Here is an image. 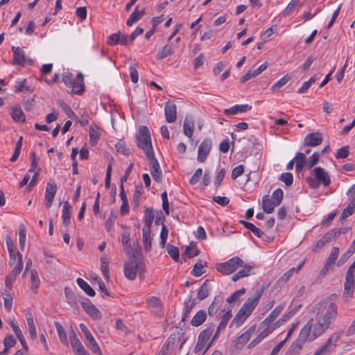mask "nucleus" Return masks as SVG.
<instances>
[{
	"instance_id": "obj_1",
	"label": "nucleus",
	"mask_w": 355,
	"mask_h": 355,
	"mask_svg": "<svg viewBox=\"0 0 355 355\" xmlns=\"http://www.w3.org/2000/svg\"><path fill=\"white\" fill-rule=\"evenodd\" d=\"M337 297L336 294H331L318 304V311H325V313L317 321L311 318L301 329L297 340L293 342L288 348V352L290 354H299L306 342L313 341L329 329L338 315L337 306L334 303Z\"/></svg>"
},
{
	"instance_id": "obj_2",
	"label": "nucleus",
	"mask_w": 355,
	"mask_h": 355,
	"mask_svg": "<svg viewBox=\"0 0 355 355\" xmlns=\"http://www.w3.org/2000/svg\"><path fill=\"white\" fill-rule=\"evenodd\" d=\"M137 145L138 148L144 151L146 155L150 152H154L152 146L151 137L147 126L141 125L139 128L137 135Z\"/></svg>"
},
{
	"instance_id": "obj_3",
	"label": "nucleus",
	"mask_w": 355,
	"mask_h": 355,
	"mask_svg": "<svg viewBox=\"0 0 355 355\" xmlns=\"http://www.w3.org/2000/svg\"><path fill=\"white\" fill-rule=\"evenodd\" d=\"M243 261L238 257H234L226 262L217 263L216 270L223 275H230L236 270V269L243 266Z\"/></svg>"
},
{
	"instance_id": "obj_4",
	"label": "nucleus",
	"mask_w": 355,
	"mask_h": 355,
	"mask_svg": "<svg viewBox=\"0 0 355 355\" xmlns=\"http://www.w3.org/2000/svg\"><path fill=\"white\" fill-rule=\"evenodd\" d=\"M147 158L149 161L150 173L153 180L157 182H160L162 180V173L160 170L159 164L155 157L154 152H151L150 150V152L147 153Z\"/></svg>"
},
{
	"instance_id": "obj_5",
	"label": "nucleus",
	"mask_w": 355,
	"mask_h": 355,
	"mask_svg": "<svg viewBox=\"0 0 355 355\" xmlns=\"http://www.w3.org/2000/svg\"><path fill=\"white\" fill-rule=\"evenodd\" d=\"M343 334V330L332 334L325 343L320 347L326 354H330L334 351L337 346V342L340 340Z\"/></svg>"
},
{
	"instance_id": "obj_6",
	"label": "nucleus",
	"mask_w": 355,
	"mask_h": 355,
	"mask_svg": "<svg viewBox=\"0 0 355 355\" xmlns=\"http://www.w3.org/2000/svg\"><path fill=\"white\" fill-rule=\"evenodd\" d=\"M23 265L22 255L21 253H17V263L12 272L6 277V286L9 290L12 289V284L15 282L17 276L21 272Z\"/></svg>"
},
{
	"instance_id": "obj_7",
	"label": "nucleus",
	"mask_w": 355,
	"mask_h": 355,
	"mask_svg": "<svg viewBox=\"0 0 355 355\" xmlns=\"http://www.w3.org/2000/svg\"><path fill=\"white\" fill-rule=\"evenodd\" d=\"M339 248L338 247H334L327 258L323 268L320 272V276L324 277L329 271L333 270L334 266L338 257Z\"/></svg>"
},
{
	"instance_id": "obj_8",
	"label": "nucleus",
	"mask_w": 355,
	"mask_h": 355,
	"mask_svg": "<svg viewBox=\"0 0 355 355\" xmlns=\"http://www.w3.org/2000/svg\"><path fill=\"white\" fill-rule=\"evenodd\" d=\"M80 328L82 332L83 333L86 340L88 342L89 347L90 349L95 354L97 353L99 355H102L101 349H100L96 341L95 340L94 336L92 335V334L90 333V331L86 327V325L81 323L80 324Z\"/></svg>"
},
{
	"instance_id": "obj_9",
	"label": "nucleus",
	"mask_w": 355,
	"mask_h": 355,
	"mask_svg": "<svg viewBox=\"0 0 355 355\" xmlns=\"http://www.w3.org/2000/svg\"><path fill=\"white\" fill-rule=\"evenodd\" d=\"M69 338L72 349L76 355H89L88 352L85 349L73 331L69 334Z\"/></svg>"
},
{
	"instance_id": "obj_10",
	"label": "nucleus",
	"mask_w": 355,
	"mask_h": 355,
	"mask_svg": "<svg viewBox=\"0 0 355 355\" xmlns=\"http://www.w3.org/2000/svg\"><path fill=\"white\" fill-rule=\"evenodd\" d=\"M211 141L209 139H204L198 147V161L199 162H204L209 155L211 148Z\"/></svg>"
},
{
	"instance_id": "obj_11",
	"label": "nucleus",
	"mask_w": 355,
	"mask_h": 355,
	"mask_svg": "<svg viewBox=\"0 0 355 355\" xmlns=\"http://www.w3.org/2000/svg\"><path fill=\"white\" fill-rule=\"evenodd\" d=\"M81 306L85 312L93 319L99 320L101 318L100 311L91 302L89 299H85L81 302Z\"/></svg>"
},
{
	"instance_id": "obj_12",
	"label": "nucleus",
	"mask_w": 355,
	"mask_h": 355,
	"mask_svg": "<svg viewBox=\"0 0 355 355\" xmlns=\"http://www.w3.org/2000/svg\"><path fill=\"white\" fill-rule=\"evenodd\" d=\"M139 263L136 260H131L124 264V275L129 280H134L137 277Z\"/></svg>"
},
{
	"instance_id": "obj_13",
	"label": "nucleus",
	"mask_w": 355,
	"mask_h": 355,
	"mask_svg": "<svg viewBox=\"0 0 355 355\" xmlns=\"http://www.w3.org/2000/svg\"><path fill=\"white\" fill-rule=\"evenodd\" d=\"M56 191L57 185L54 182H49L46 184L44 196L45 205L47 208L51 207Z\"/></svg>"
},
{
	"instance_id": "obj_14",
	"label": "nucleus",
	"mask_w": 355,
	"mask_h": 355,
	"mask_svg": "<svg viewBox=\"0 0 355 355\" xmlns=\"http://www.w3.org/2000/svg\"><path fill=\"white\" fill-rule=\"evenodd\" d=\"M315 178L320 184L324 187H328L331 183L330 176L329 173L322 167H315L313 170Z\"/></svg>"
},
{
	"instance_id": "obj_15",
	"label": "nucleus",
	"mask_w": 355,
	"mask_h": 355,
	"mask_svg": "<svg viewBox=\"0 0 355 355\" xmlns=\"http://www.w3.org/2000/svg\"><path fill=\"white\" fill-rule=\"evenodd\" d=\"M323 141L322 135L319 132L308 134L304 140V145L306 146H317L322 144Z\"/></svg>"
},
{
	"instance_id": "obj_16",
	"label": "nucleus",
	"mask_w": 355,
	"mask_h": 355,
	"mask_svg": "<svg viewBox=\"0 0 355 355\" xmlns=\"http://www.w3.org/2000/svg\"><path fill=\"white\" fill-rule=\"evenodd\" d=\"M164 115L166 121L168 123H173L177 119V107L176 105L171 102L167 101L164 107Z\"/></svg>"
},
{
	"instance_id": "obj_17",
	"label": "nucleus",
	"mask_w": 355,
	"mask_h": 355,
	"mask_svg": "<svg viewBox=\"0 0 355 355\" xmlns=\"http://www.w3.org/2000/svg\"><path fill=\"white\" fill-rule=\"evenodd\" d=\"M262 292L257 291L256 297L248 298L246 302L243 304L240 309H243L245 313L250 315L255 307L257 306L259 300L261 296Z\"/></svg>"
},
{
	"instance_id": "obj_18",
	"label": "nucleus",
	"mask_w": 355,
	"mask_h": 355,
	"mask_svg": "<svg viewBox=\"0 0 355 355\" xmlns=\"http://www.w3.org/2000/svg\"><path fill=\"white\" fill-rule=\"evenodd\" d=\"M72 93L75 94H82L85 91L84 77L82 73L79 72L76 79L73 80L72 85Z\"/></svg>"
},
{
	"instance_id": "obj_19",
	"label": "nucleus",
	"mask_w": 355,
	"mask_h": 355,
	"mask_svg": "<svg viewBox=\"0 0 355 355\" xmlns=\"http://www.w3.org/2000/svg\"><path fill=\"white\" fill-rule=\"evenodd\" d=\"M354 290V279H345L344 283V291L343 293V298L345 301L349 302L353 297Z\"/></svg>"
},
{
	"instance_id": "obj_20",
	"label": "nucleus",
	"mask_w": 355,
	"mask_h": 355,
	"mask_svg": "<svg viewBox=\"0 0 355 355\" xmlns=\"http://www.w3.org/2000/svg\"><path fill=\"white\" fill-rule=\"evenodd\" d=\"M13 52V64L18 65H24L26 58L24 50L20 47L12 46Z\"/></svg>"
},
{
	"instance_id": "obj_21",
	"label": "nucleus",
	"mask_w": 355,
	"mask_h": 355,
	"mask_svg": "<svg viewBox=\"0 0 355 355\" xmlns=\"http://www.w3.org/2000/svg\"><path fill=\"white\" fill-rule=\"evenodd\" d=\"M224 302V298L222 295H218L216 296L211 304V305L208 308V314L210 316L214 315L218 309L222 306L223 303Z\"/></svg>"
},
{
	"instance_id": "obj_22",
	"label": "nucleus",
	"mask_w": 355,
	"mask_h": 355,
	"mask_svg": "<svg viewBox=\"0 0 355 355\" xmlns=\"http://www.w3.org/2000/svg\"><path fill=\"white\" fill-rule=\"evenodd\" d=\"M155 218L154 212L152 209L145 207L144 215V227L142 230H150Z\"/></svg>"
},
{
	"instance_id": "obj_23",
	"label": "nucleus",
	"mask_w": 355,
	"mask_h": 355,
	"mask_svg": "<svg viewBox=\"0 0 355 355\" xmlns=\"http://www.w3.org/2000/svg\"><path fill=\"white\" fill-rule=\"evenodd\" d=\"M249 315L243 309H239L232 321L230 322V328L234 326L239 327L245 321Z\"/></svg>"
},
{
	"instance_id": "obj_24",
	"label": "nucleus",
	"mask_w": 355,
	"mask_h": 355,
	"mask_svg": "<svg viewBox=\"0 0 355 355\" xmlns=\"http://www.w3.org/2000/svg\"><path fill=\"white\" fill-rule=\"evenodd\" d=\"M211 290L210 281L205 280L201 285L197 293V297L199 300H203L209 295Z\"/></svg>"
},
{
	"instance_id": "obj_25",
	"label": "nucleus",
	"mask_w": 355,
	"mask_h": 355,
	"mask_svg": "<svg viewBox=\"0 0 355 355\" xmlns=\"http://www.w3.org/2000/svg\"><path fill=\"white\" fill-rule=\"evenodd\" d=\"M256 329V325L254 324L248 328L244 333L239 336L236 339L237 345H245L250 338Z\"/></svg>"
},
{
	"instance_id": "obj_26",
	"label": "nucleus",
	"mask_w": 355,
	"mask_h": 355,
	"mask_svg": "<svg viewBox=\"0 0 355 355\" xmlns=\"http://www.w3.org/2000/svg\"><path fill=\"white\" fill-rule=\"evenodd\" d=\"M252 109V106L246 105H236L230 108L225 109L224 114L225 115L236 114L238 112H245Z\"/></svg>"
},
{
	"instance_id": "obj_27",
	"label": "nucleus",
	"mask_w": 355,
	"mask_h": 355,
	"mask_svg": "<svg viewBox=\"0 0 355 355\" xmlns=\"http://www.w3.org/2000/svg\"><path fill=\"white\" fill-rule=\"evenodd\" d=\"M277 205L270 198L268 195H266L262 198V208L266 214H271L274 211V208Z\"/></svg>"
},
{
	"instance_id": "obj_28",
	"label": "nucleus",
	"mask_w": 355,
	"mask_h": 355,
	"mask_svg": "<svg viewBox=\"0 0 355 355\" xmlns=\"http://www.w3.org/2000/svg\"><path fill=\"white\" fill-rule=\"evenodd\" d=\"M207 316V315L205 310L198 311L193 317L191 324L193 327H199L206 320Z\"/></svg>"
},
{
	"instance_id": "obj_29",
	"label": "nucleus",
	"mask_w": 355,
	"mask_h": 355,
	"mask_svg": "<svg viewBox=\"0 0 355 355\" xmlns=\"http://www.w3.org/2000/svg\"><path fill=\"white\" fill-rule=\"evenodd\" d=\"M182 335L183 333L181 331H175L172 333L168 338L165 344L169 347H171V349L173 350L174 347L177 345L178 343L180 341Z\"/></svg>"
},
{
	"instance_id": "obj_30",
	"label": "nucleus",
	"mask_w": 355,
	"mask_h": 355,
	"mask_svg": "<svg viewBox=\"0 0 355 355\" xmlns=\"http://www.w3.org/2000/svg\"><path fill=\"white\" fill-rule=\"evenodd\" d=\"M137 8V6L135 11L131 13L129 18L127 19L126 24L128 26H132L134 23L138 21L145 15L144 8L138 12Z\"/></svg>"
},
{
	"instance_id": "obj_31",
	"label": "nucleus",
	"mask_w": 355,
	"mask_h": 355,
	"mask_svg": "<svg viewBox=\"0 0 355 355\" xmlns=\"http://www.w3.org/2000/svg\"><path fill=\"white\" fill-rule=\"evenodd\" d=\"M151 230H142V241L144 250L149 252L152 249V239L150 236Z\"/></svg>"
},
{
	"instance_id": "obj_32",
	"label": "nucleus",
	"mask_w": 355,
	"mask_h": 355,
	"mask_svg": "<svg viewBox=\"0 0 355 355\" xmlns=\"http://www.w3.org/2000/svg\"><path fill=\"white\" fill-rule=\"evenodd\" d=\"M214 324H209L207 329L200 333L198 340L202 341V343H207L214 331Z\"/></svg>"
},
{
	"instance_id": "obj_33",
	"label": "nucleus",
	"mask_w": 355,
	"mask_h": 355,
	"mask_svg": "<svg viewBox=\"0 0 355 355\" xmlns=\"http://www.w3.org/2000/svg\"><path fill=\"white\" fill-rule=\"evenodd\" d=\"M252 269V267L250 266H248V265L244 266L241 270H240L239 272H237L232 276V279L234 282H236L240 278L249 276L251 273Z\"/></svg>"
},
{
	"instance_id": "obj_34",
	"label": "nucleus",
	"mask_w": 355,
	"mask_h": 355,
	"mask_svg": "<svg viewBox=\"0 0 355 355\" xmlns=\"http://www.w3.org/2000/svg\"><path fill=\"white\" fill-rule=\"evenodd\" d=\"M76 283L89 296L94 297L95 295L94 290L84 279L79 277L76 279Z\"/></svg>"
},
{
	"instance_id": "obj_35",
	"label": "nucleus",
	"mask_w": 355,
	"mask_h": 355,
	"mask_svg": "<svg viewBox=\"0 0 355 355\" xmlns=\"http://www.w3.org/2000/svg\"><path fill=\"white\" fill-rule=\"evenodd\" d=\"M294 162L296 163L295 168L296 171L300 172L304 167L306 163V156L305 154L298 152L296 153L295 158L293 159Z\"/></svg>"
},
{
	"instance_id": "obj_36",
	"label": "nucleus",
	"mask_w": 355,
	"mask_h": 355,
	"mask_svg": "<svg viewBox=\"0 0 355 355\" xmlns=\"http://www.w3.org/2000/svg\"><path fill=\"white\" fill-rule=\"evenodd\" d=\"M173 46L171 45H169V44H166L165 46H164L162 49H160L157 55H156V58L157 60H162V59H164L171 55L173 54Z\"/></svg>"
},
{
	"instance_id": "obj_37",
	"label": "nucleus",
	"mask_w": 355,
	"mask_h": 355,
	"mask_svg": "<svg viewBox=\"0 0 355 355\" xmlns=\"http://www.w3.org/2000/svg\"><path fill=\"white\" fill-rule=\"evenodd\" d=\"M239 223L242 224L245 228L252 231L253 234L259 238H261L263 234V232L260 229L250 222L241 220Z\"/></svg>"
},
{
	"instance_id": "obj_38",
	"label": "nucleus",
	"mask_w": 355,
	"mask_h": 355,
	"mask_svg": "<svg viewBox=\"0 0 355 355\" xmlns=\"http://www.w3.org/2000/svg\"><path fill=\"white\" fill-rule=\"evenodd\" d=\"M146 302L149 308L156 309L157 312H160L162 311V303L158 297L154 296L148 297L146 300Z\"/></svg>"
},
{
	"instance_id": "obj_39",
	"label": "nucleus",
	"mask_w": 355,
	"mask_h": 355,
	"mask_svg": "<svg viewBox=\"0 0 355 355\" xmlns=\"http://www.w3.org/2000/svg\"><path fill=\"white\" fill-rule=\"evenodd\" d=\"M205 264L203 263L202 260L198 261L193 266L191 274L195 277H200L206 272L205 270Z\"/></svg>"
},
{
	"instance_id": "obj_40",
	"label": "nucleus",
	"mask_w": 355,
	"mask_h": 355,
	"mask_svg": "<svg viewBox=\"0 0 355 355\" xmlns=\"http://www.w3.org/2000/svg\"><path fill=\"white\" fill-rule=\"evenodd\" d=\"M11 116L15 122L25 121V114L20 107H13Z\"/></svg>"
},
{
	"instance_id": "obj_41",
	"label": "nucleus",
	"mask_w": 355,
	"mask_h": 355,
	"mask_svg": "<svg viewBox=\"0 0 355 355\" xmlns=\"http://www.w3.org/2000/svg\"><path fill=\"white\" fill-rule=\"evenodd\" d=\"M54 324L56 328L61 343L67 345L68 343L67 336L63 327L58 322H55Z\"/></svg>"
},
{
	"instance_id": "obj_42",
	"label": "nucleus",
	"mask_w": 355,
	"mask_h": 355,
	"mask_svg": "<svg viewBox=\"0 0 355 355\" xmlns=\"http://www.w3.org/2000/svg\"><path fill=\"white\" fill-rule=\"evenodd\" d=\"M193 122L186 118L183 124V131L184 134L189 138L193 136Z\"/></svg>"
},
{
	"instance_id": "obj_43",
	"label": "nucleus",
	"mask_w": 355,
	"mask_h": 355,
	"mask_svg": "<svg viewBox=\"0 0 355 355\" xmlns=\"http://www.w3.org/2000/svg\"><path fill=\"white\" fill-rule=\"evenodd\" d=\"M284 309V306L279 305L277 306L270 314L265 319L263 322L267 323H271L272 322L282 313V311Z\"/></svg>"
},
{
	"instance_id": "obj_44",
	"label": "nucleus",
	"mask_w": 355,
	"mask_h": 355,
	"mask_svg": "<svg viewBox=\"0 0 355 355\" xmlns=\"http://www.w3.org/2000/svg\"><path fill=\"white\" fill-rule=\"evenodd\" d=\"M31 289L33 293H37V289L40 285V279L37 276V272L35 270H32L31 272Z\"/></svg>"
},
{
	"instance_id": "obj_45",
	"label": "nucleus",
	"mask_w": 355,
	"mask_h": 355,
	"mask_svg": "<svg viewBox=\"0 0 355 355\" xmlns=\"http://www.w3.org/2000/svg\"><path fill=\"white\" fill-rule=\"evenodd\" d=\"M200 252L198 249L194 248V243L191 242L190 245L186 248L184 254L187 258L191 259L199 254Z\"/></svg>"
},
{
	"instance_id": "obj_46",
	"label": "nucleus",
	"mask_w": 355,
	"mask_h": 355,
	"mask_svg": "<svg viewBox=\"0 0 355 355\" xmlns=\"http://www.w3.org/2000/svg\"><path fill=\"white\" fill-rule=\"evenodd\" d=\"M26 229L23 225H21L19 228V248L24 250L26 241Z\"/></svg>"
},
{
	"instance_id": "obj_47",
	"label": "nucleus",
	"mask_w": 355,
	"mask_h": 355,
	"mask_svg": "<svg viewBox=\"0 0 355 355\" xmlns=\"http://www.w3.org/2000/svg\"><path fill=\"white\" fill-rule=\"evenodd\" d=\"M290 76L285 75L271 87V91L273 92L277 91L281 87L284 86L290 80Z\"/></svg>"
},
{
	"instance_id": "obj_48",
	"label": "nucleus",
	"mask_w": 355,
	"mask_h": 355,
	"mask_svg": "<svg viewBox=\"0 0 355 355\" xmlns=\"http://www.w3.org/2000/svg\"><path fill=\"white\" fill-rule=\"evenodd\" d=\"M122 245L125 250H129L132 248L130 243V233L124 231L121 235Z\"/></svg>"
},
{
	"instance_id": "obj_49",
	"label": "nucleus",
	"mask_w": 355,
	"mask_h": 355,
	"mask_svg": "<svg viewBox=\"0 0 355 355\" xmlns=\"http://www.w3.org/2000/svg\"><path fill=\"white\" fill-rule=\"evenodd\" d=\"M142 187L136 186L133 194L132 202L137 207L139 205L140 198L142 195Z\"/></svg>"
},
{
	"instance_id": "obj_50",
	"label": "nucleus",
	"mask_w": 355,
	"mask_h": 355,
	"mask_svg": "<svg viewBox=\"0 0 355 355\" xmlns=\"http://www.w3.org/2000/svg\"><path fill=\"white\" fill-rule=\"evenodd\" d=\"M60 107L62 110V111L67 114V116L71 119L76 120L77 119V116L73 112V111L71 110V107L67 105V103L62 102L60 103Z\"/></svg>"
},
{
	"instance_id": "obj_51",
	"label": "nucleus",
	"mask_w": 355,
	"mask_h": 355,
	"mask_svg": "<svg viewBox=\"0 0 355 355\" xmlns=\"http://www.w3.org/2000/svg\"><path fill=\"white\" fill-rule=\"evenodd\" d=\"M245 293V288H241L240 290H238L236 291H235L234 293H233L230 297H229L227 299V302L229 303V304H232V303H234L236 302L237 300H239L240 297L241 295H243L244 293Z\"/></svg>"
},
{
	"instance_id": "obj_52",
	"label": "nucleus",
	"mask_w": 355,
	"mask_h": 355,
	"mask_svg": "<svg viewBox=\"0 0 355 355\" xmlns=\"http://www.w3.org/2000/svg\"><path fill=\"white\" fill-rule=\"evenodd\" d=\"M101 270L106 280L109 279V263L106 261V259L102 257L101 259Z\"/></svg>"
},
{
	"instance_id": "obj_53",
	"label": "nucleus",
	"mask_w": 355,
	"mask_h": 355,
	"mask_svg": "<svg viewBox=\"0 0 355 355\" xmlns=\"http://www.w3.org/2000/svg\"><path fill=\"white\" fill-rule=\"evenodd\" d=\"M284 198V193L281 189H277L274 191L272 195V200L278 206L281 204Z\"/></svg>"
},
{
	"instance_id": "obj_54",
	"label": "nucleus",
	"mask_w": 355,
	"mask_h": 355,
	"mask_svg": "<svg viewBox=\"0 0 355 355\" xmlns=\"http://www.w3.org/2000/svg\"><path fill=\"white\" fill-rule=\"evenodd\" d=\"M167 252L170 257L175 261L179 260V248L175 245H169L167 248Z\"/></svg>"
},
{
	"instance_id": "obj_55",
	"label": "nucleus",
	"mask_w": 355,
	"mask_h": 355,
	"mask_svg": "<svg viewBox=\"0 0 355 355\" xmlns=\"http://www.w3.org/2000/svg\"><path fill=\"white\" fill-rule=\"evenodd\" d=\"M349 154V146H345L337 150L336 154V159H344L348 157Z\"/></svg>"
},
{
	"instance_id": "obj_56",
	"label": "nucleus",
	"mask_w": 355,
	"mask_h": 355,
	"mask_svg": "<svg viewBox=\"0 0 355 355\" xmlns=\"http://www.w3.org/2000/svg\"><path fill=\"white\" fill-rule=\"evenodd\" d=\"M316 80V78L314 76L311 77V78L303 83L302 87L299 88L297 92L299 94H304L305 93L311 86L313 83H314Z\"/></svg>"
},
{
	"instance_id": "obj_57",
	"label": "nucleus",
	"mask_w": 355,
	"mask_h": 355,
	"mask_svg": "<svg viewBox=\"0 0 355 355\" xmlns=\"http://www.w3.org/2000/svg\"><path fill=\"white\" fill-rule=\"evenodd\" d=\"M279 180L284 182L287 187H289L293 184V176L291 173H284L281 175Z\"/></svg>"
},
{
	"instance_id": "obj_58",
	"label": "nucleus",
	"mask_w": 355,
	"mask_h": 355,
	"mask_svg": "<svg viewBox=\"0 0 355 355\" xmlns=\"http://www.w3.org/2000/svg\"><path fill=\"white\" fill-rule=\"evenodd\" d=\"M320 153L318 152H315L311 156L309 157L308 159V168L311 169L315 164H318L320 159Z\"/></svg>"
},
{
	"instance_id": "obj_59",
	"label": "nucleus",
	"mask_w": 355,
	"mask_h": 355,
	"mask_svg": "<svg viewBox=\"0 0 355 355\" xmlns=\"http://www.w3.org/2000/svg\"><path fill=\"white\" fill-rule=\"evenodd\" d=\"M222 312H224L223 315L221 316L222 322H224L227 324L230 319L232 318V306H228L227 307L224 308L222 310Z\"/></svg>"
},
{
	"instance_id": "obj_60",
	"label": "nucleus",
	"mask_w": 355,
	"mask_h": 355,
	"mask_svg": "<svg viewBox=\"0 0 355 355\" xmlns=\"http://www.w3.org/2000/svg\"><path fill=\"white\" fill-rule=\"evenodd\" d=\"M116 148L117 152L124 155H128L130 153V150L128 148L126 145L123 142H118L116 144Z\"/></svg>"
},
{
	"instance_id": "obj_61",
	"label": "nucleus",
	"mask_w": 355,
	"mask_h": 355,
	"mask_svg": "<svg viewBox=\"0 0 355 355\" xmlns=\"http://www.w3.org/2000/svg\"><path fill=\"white\" fill-rule=\"evenodd\" d=\"M120 31L113 33L109 36L107 44L110 46H114L119 43Z\"/></svg>"
},
{
	"instance_id": "obj_62",
	"label": "nucleus",
	"mask_w": 355,
	"mask_h": 355,
	"mask_svg": "<svg viewBox=\"0 0 355 355\" xmlns=\"http://www.w3.org/2000/svg\"><path fill=\"white\" fill-rule=\"evenodd\" d=\"M71 206L70 205L68 201H65L64 202V206L62 209V218H71Z\"/></svg>"
},
{
	"instance_id": "obj_63",
	"label": "nucleus",
	"mask_w": 355,
	"mask_h": 355,
	"mask_svg": "<svg viewBox=\"0 0 355 355\" xmlns=\"http://www.w3.org/2000/svg\"><path fill=\"white\" fill-rule=\"evenodd\" d=\"M202 175V168H198L194 174L192 175L191 178L189 180V183L192 185L196 184L198 183L200 180V178H201Z\"/></svg>"
},
{
	"instance_id": "obj_64",
	"label": "nucleus",
	"mask_w": 355,
	"mask_h": 355,
	"mask_svg": "<svg viewBox=\"0 0 355 355\" xmlns=\"http://www.w3.org/2000/svg\"><path fill=\"white\" fill-rule=\"evenodd\" d=\"M16 340L12 335L6 336L3 340V345L7 348H12L16 344Z\"/></svg>"
}]
</instances>
